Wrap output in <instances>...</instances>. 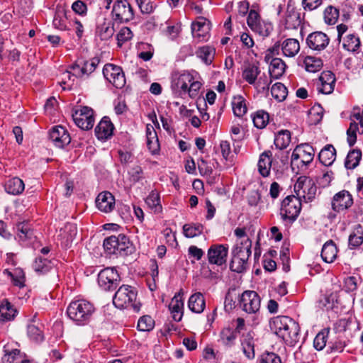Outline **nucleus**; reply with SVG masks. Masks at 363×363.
<instances>
[{"label":"nucleus","mask_w":363,"mask_h":363,"mask_svg":"<svg viewBox=\"0 0 363 363\" xmlns=\"http://www.w3.org/2000/svg\"><path fill=\"white\" fill-rule=\"evenodd\" d=\"M257 166L258 171L262 177H266L269 175L270 169H273L274 166L272 154L270 150L264 151L260 155Z\"/></svg>","instance_id":"23"},{"label":"nucleus","mask_w":363,"mask_h":363,"mask_svg":"<svg viewBox=\"0 0 363 363\" xmlns=\"http://www.w3.org/2000/svg\"><path fill=\"white\" fill-rule=\"evenodd\" d=\"M49 137L53 144L60 148L67 145L71 141L69 133L62 125L54 126L49 133Z\"/></svg>","instance_id":"14"},{"label":"nucleus","mask_w":363,"mask_h":363,"mask_svg":"<svg viewBox=\"0 0 363 363\" xmlns=\"http://www.w3.org/2000/svg\"><path fill=\"white\" fill-rule=\"evenodd\" d=\"M339 17V10L332 6H328L324 11V19L326 23L333 25Z\"/></svg>","instance_id":"57"},{"label":"nucleus","mask_w":363,"mask_h":363,"mask_svg":"<svg viewBox=\"0 0 363 363\" xmlns=\"http://www.w3.org/2000/svg\"><path fill=\"white\" fill-rule=\"evenodd\" d=\"M121 281L117 270L107 267L102 269L98 274V284L104 291H113L116 289Z\"/></svg>","instance_id":"7"},{"label":"nucleus","mask_w":363,"mask_h":363,"mask_svg":"<svg viewBox=\"0 0 363 363\" xmlns=\"http://www.w3.org/2000/svg\"><path fill=\"white\" fill-rule=\"evenodd\" d=\"M94 311V305L83 299L72 301L67 308L68 317L79 325L87 324Z\"/></svg>","instance_id":"2"},{"label":"nucleus","mask_w":363,"mask_h":363,"mask_svg":"<svg viewBox=\"0 0 363 363\" xmlns=\"http://www.w3.org/2000/svg\"><path fill=\"white\" fill-rule=\"evenodd\" d=\"M260 72L258 62H248L245 64L242 67V77L245 82L252 85V84H255V81L259 75Z\"/></svg>","instance_id":"22"},{"label":"nucleus","mask_w":363,"mask_h":363,"mask_svg":"<svg viewBox=\"0 0 363 363\" xmlns=\"http://www.w3.org/2000/svg\"><path fill=\"white\" fill-rule=\"evenodd\" d=\"M208 31L209 26L205 18L200 17L191 24L192 35L194 38H197L199 40H206L208 38Z\"/></svg>","instance_id":"21"},{"label":"nucleus","mask_w":363,"mask_h":363,"mask_svg":"<svg viewBox=\"0 0 363 363\" xmlns=\"http://www.w3.org/2000/svg\"><path fill=\"white\" fill-rule=\"evenodd\" d=\"M300 50V44L295 38H286L281 43V51L284 56L293 57Z\"/></svg>","instance_id":"28"},{"label":"nucleus","mask_w":363,"mask_h":363,"mask_svg":"<svg viewBox=\"0 0 363 363\" xmlns=\"http://www.w3.org/2000/svg\"><path fill=\"white\" fill-rule=\"evenodd\" d=\"M77 234V225L74 223H67L60 230L59 236L65 246H68L72 242Z\"/></svg>","instance_id":"32"},{"label":"nucleus","mask_w":363,"mask_h":363,"mask_svg":"<svg viewBox=\"0 0 363 363\" xmlns=\"http://www.w3.org/2000/svg\"><path fill=\"white\" fill-rule=\"evenodd\" d=\"M300 13L294 8L288 7L284 19L286 29H296L301 25Z\"/></svg>","instance_id":"31"},{"label":"nucleus","mask_w":363,"mask_h":363,"mask_svg":"<svg viewBox=\"0 0 363 363\" xmlns=\"http://www.w3.org/2000/svg\"><path fill=\"white\" fill-rule=\"evenodd\" d=\"M196 55L205 64L211 65L214 59L215 49L208 45L200 47L196 50Z\"/></svg>","instance_id":"43"},{"label":"nucleus","mask_w":363,"mask_h":363,"mask_svg":"<svg viewBox=\"0 0 363 363\" xmlns=\"http://www.w3.org/2000/svg\"><path fill=\"white\" fill-rule=\"evenodd\" d=\"M33 267L36 272L43 274L49 272L51 266L48 260L40 257L35 259Z\"/></svg>","instance_id":"58"},{"label":"nucleus","mask_w":363,"mask_h":363,"mask_svg":"<svg viewBox=\"0 0 363 363\" xmlns=\"http://www.w3.org/2000/svg\"><path fill=\"white\" fill-rule=\"evenodd\" d=\"M304 65L306 71L309 72H316L322 68L323 61L320 58L307 56L304 60Z\"/></svg>","instance_id":"51"},{"label":"nucleus","mask_w":363,"mask_h":363,"mask_svg":"<svg viewBox=\"0 0 363 363\" xmlns=\"http://www.w3.org/2000/svg\"><path fill=\"white\" fill-rule=\"evenodd\" d=\"M133 36V34L129 28H122L116 36L118 47H121L125 43L131 40Z\"/></svg>","instance_id":"62"},{"label":"nucleus","mask_w":363,"mask_h":363,"mask_svg":"<svg viewBox=\"0 0 363 363\" xmlns=\"http://www.w3.org/2000/svg\"><path fill=\"white\" fill-rule=\"evenodd\" d=\"M272 82L271 79H269L266 74H262L257 79L255 84H252L255 88L259 92H264L269 89V86Z\"/></svg>","instance_id":"61"},{"label":"nucleus","mask_w":363,"mask_h":363,"mask_svg":"<svg viewBox=\"0 0 363 363\" xmlns=\"http://www.w3.org/2000/svg\"><path fill=\"white\" fill-rule=\"evenodd\" d=\"M137 298V291L129 285H122L116 292L113 303L118 308H132L135 311H138V308L135 304Z\"/></svg>","instance_id":"4"},{"label":"nucleus","mask_w":363,"mask_h":363,"mask_svg":"<svg viewBox=\"0 0 363 363\" xmlns=\"http://www.w3.org/2000/svg\"><path fill=\"white\" fill-rule=\"evenodd\" d=\"M3 273L11 279L13 286H18L20 289L23 288V269L21 268L6 269Z\"/></svg>","instance_id":"42"},{"label":"nucleus","mask_w":363,"mask_h":363,"mask_svg":"<svg viewBox=\"0 0 363 363\" xmlns=\"http://www.w3.org/2000/svg\"><path fill=\"white\" fill-rule=\"evenodd\" d=\"M103 74L106 79L116 88H123L126 82L124 72L119 66L113 64H106L103 68Z\"/></svg>","instance_id":"9"},{"label":"nucleus","mask_w":363,"mask_h":363,"mask_svg":"<svg viewBox=\"0 0 363 363\" xmlns=\"http://www.w3.org/2000/svg\"><path fill=\"white\" fill-rule=\"evenodd\" d=\"M105 251L110 255L127 256L134 252V247L124 234L111 235L104 241Z\"/></svg>","instance_id":"3"},{"label":"nucleus","mask_w":363,"mask_h":363,"mask_svg":"<svg viewBox=\"0 0 363 363\" xmlns=\"http://www.w3.org/2000/svg\"><path fill=\"white\" fill-rule=\"evenodd\" d=\"M240 305L246 313H256L261 306L260 296L255 291H245L240 296Z\"/></svg>","instance_id":"11"},{"label":"nucleus","mask_w":363,"mask_h":363,"mask_svg":"<svg viewBox=\"0 0 363 363\" xmlns=\"http://www.w3.org/2000/svg\"><path fill=\"white\" fill-rule=\"evenodd\" d=\"M96 204L99 211L109 213L115 207V198L109 191H103L97 196Z\"/></svg>","instance_id":"18"},{"label":"nucleus","mask_w":363,"mask_h":363,"mask_svg":"<svg viewBox=\"0 0 363 363\" xmlns=\"http://www.w3.org/2000/svg\"><path fill=\"white\" fill-rule=\"evenodd\" d=\"M146 138H147V145L152 155L158 153L160 150V144L157 133L150 124L146 126Z\"/></svg>","instance_id":"30"},{"label":"nucleus","mask_w":363,"mask_h":363,"mask_svg":"<svg viewBox=\"0 0 363 363\" xmlns=\"http://www.w3.org/2000/svg\"><path fill=\"white\" fill-rule=\"evenodd\" d=\"M25 243L27 246H30L34 250H36L41 246L38 235L34 233L33 230L30 229H24V244Z\"/></svg>","instance_id":"54"},{"label":"nucleus","mask_w":363,"mask_h":363,"mask_svg":"<svg viewBox=\"0 0 363 363\" xmlns=\"http://www.w3.org/2000/svg\"><path fill=\"white\" fill-rule=\"evenodd\" d=\"M315 150L313 147L308 144H301L296 146L291 155V165L296 162L300 160V162L306 166L309 164L314 158Z\"/></svg>","instance_id":"13"},{"label":"nucleus","mask_w":363,"mask_h":363,"mask_svg":"<svg viewBox=\"0 0 363 363\" xmlns=\"http://www.w3.org/2000/svg\"><path fill=\"white\" fill-rule=\"evenodd\" d=\"M97 33L102 40L111 38L114 34L113 23L111 21L104 22L97 27Z\"/></svg>","instance_id":"46"},{"label":"nucleus","mask_w":363,"mask_h":363,"mask_svg":"<svg viewBox=\"0 0 363 363\" xmlns=\"http://www.w3.org/2000/svg\"><path fill=\"white\" fill-rule=\"evenodd\" d=\"M296 196L305 203L312 202L316 195L317 187L314 182L306 178L299 177L294 184Z\"/></svg>","instance_id":"6"},{"label":"nucleus","mask_w":363,"mask_h":363,"mask_svg":"<svg viewBox=\"0 0 363 363\" xmlns=\"http://www.w3.org/2000/svg\"><path fill=\"white\" fill-rule=\"evenodd\" d=\"M17 313V310L8 300H3L0 303V322L13 320Z\"/></svg>","instance_id":"33"},{"label":"nucleus","mask_w":363,"mask_h":363,"mask_svg":"<svg viewBox=\"0 0 363 363\" xmlns=\"http://www.w3.org/2000/svg\"><path fill=\"white\" fill-rule=\"evenodd\" d=\"M273 169L274 171H283L289 164V152L279 151L273 157Z\"/></svg>","instance_id":"37"},{"label":"nucleus","mask_w":363,"mask_h":363,"mask_svg":"<svg viewBox=\"0 0 363 363\" xmlns=\"http://www.w3.org/2000/svg\"><path fill=\"white\" fill-rule=\"evenodd\" d=\"M75 124L82 130H87L94 126V114L92 108L82 106L72 114Z\"/></svg>","instance_id":"10"},{"label":"nucleus","mask_w":363,"mask_h":363,"mask_svg":"<svg viewBox=\"0 0 363 363\" xmlns=\"http://www.w3.org/2000/svg\"><path fill=\"white\" fill-rule=\"evenodd\" d=\"M301 200L295 195L287 196L281 202L280 216L281 219L292 223L298 218L301 210Z\"/></svg>","instance_id":"5"},{"label":"nucleus","mask_w":363,"mask_h":363,"mask_svg":"<svg viewBox=\"0 0 363 363\" xmlns=\"http://www.w3.org/2000/svg\"><path fill=\"white\" fill-rule=\"evenodd\" d=\"M362 158V152L359 149H353L350 150L345 159V167L347 169H353L356 168Z\"/></svg>","instance_id":"41"},{"label":"nucleus","mask_w":363,"mask_h":363,"mask_svg":"<svg viewBox=\"0 0 363 363\" xmlns=\"http://www.w3.org/2000/svg\"><path fill=\"white\" fill-rule=\"evenodd\" d=\"M271 94L277 101H283L287 96L288 90L282 83L277 82L272 86Z\"/></svg>","instance_id":"48"},{"label":"nucleus","mask_w":363,"mask_h":363,"mask_svg":"<svg viewBox=\"0 0 363 363\" xmlns=\"http://www.w3.org/2000/svg\"><path fill=\"white\" fill-rule=\"evenodd\" d=\"M328 36L320 31L313 32L309 34L306 38V44L311 50L321 51L329 44Z\"/></svg>","instance_id":"15"},{"label":"nucleus","mask_w":363,"mask_h":363,"mask_svg":"<svg viewBox=\"0 0 363 363\" xmlns=\"http://www.w3.org/2000/svg\"><path fill=\"white\" fill-rule=\"evenodd\" d=\"M342 46L347 51L355 52L360 47L359 38L354 34H347L343 38Z\"/></svg>","instance_id":"47"},{"label":"nucleus","mask_w":363,"mask_h":363,"mask_svg":"<svg viewBox=\"0 0 363 363\" xmlns=\"http://www.w3.org/2000/svg\"><path fill=\"white\" fill-rule=\"evenodd\" d=\"M113 124L108 117H104L95 128V134L99 140H103L109 138L113 135Z\"/></svg>","instance_id":"20"},{"label":"nucleus","mask_w":363,"mask_h":363,"mask_svg":"<svg viewBox=\"0 0 363 363\" xmlns=\"http://www.w3.org/2000/svg\"><path fill=\"white\" fill-rule=\"evenodd\" d=\"M269 114L268 113L260 110L257 111L252 116V121L254 125L259 128L262 129L266 127L269 123Z\"/></svg>","instance_id":"52"},{"label":"nucleus","mask_w":363,"mask_h":363,"mask_svg":"<svg viewBox=\"0 0 363 363\" xmlns=\"http://www.w3.org/2000/svg\"><path fill=\"white\" fill-rule=\"evenodd\" d=\"M249 267L248 261L243 259L242 257H234L232 255L230 268L232 271L237 273H242Z\"/></svg>","instance_id":"49"},{"label":"nucleus","mask_w":363,"mask_h":363,"mask_svg":"<svg viewBox=\"0 0 363 363\" xmlns=\"http://www.w3.org/2000/svg\"><path fill=\"white\" fill-rule=\"evenodd\" d=\"M114 21L119 23H127L134 17L133 10L127 0H117L112 9Z\"/></svg>","instance_id":"8"},{"label":"nucleus","mask_w":363,"mask_h":363,"mask_svg":"<svg viewBox=\"0 0 363 363\" xmlns=\"http://www.w3.org/2000/svg\"><path fill=\"white\" fill-rule=\"evenodd\" d=\"M203 226L200 223H189L183 226L184 234L186 238L199 236L203 233Z\"/></svg>","instance_id":"50"},{"label":"nucleus","mask_w":363,"mask_h":363,"mask_svg":"<svg viewBox=\"0 0 363 363\" xmlns=\"http://www.w3.org/2000/svg\"><path fill=\"white\" fill-rule=\"evenodd\" d=\"M5 190L7 193L18 195L23 192V180L18 177L9 179L5 184Z\"/></svg>","instance_id":"45"},{"label":"nucleus","mask_w":363,"mask_h":363,"mask_svg":"<svg viewBox=\"0 0 363 363\" xmlns=\"http://www.w3.org/2000/svg\"><path fill=\"white\" fill-rule=\"evenodd\" d=\"M337 249L333 240L327 241L323 246L321 251V257L324 262L332 263L336 259Z\"/></svg>","instance_id":"35"},{"label":"nucleus","mask_w":363,"mask_h":363,"mask_svg":"<svg viewBox=\"0 0 363 363\" xmlns=\"http://www.w3.org/2000/svg\"><path fill=\"white\" fill-rule=\"evenodd\" d=\"M252 242L250 238H246L245 240L238 242L232 250V255L238 257H242L243 259L248 261L251 255Z\"/></svg>","instance_id":"25"},{"label":"nucleus","mask_w":363,"mask_h":363,"mask_svg":"<svg viewBox=\"0 0 363 363\" xmlns=\"http://www.w3.org/2000/svg\"><path fill=\"white\" fill-rule=\"evenodd\" d=\"M130 182L137 183L144 178L143 169L139 165L133 166L128 171Z\"/></svg>","instance_id":"64"},{"label":"nucleus","mask_w":363,"mask_h":363,"mask_svg":"<svg viewBox=\"0 0 363 363\" xmlns=\"http://www.w3.org/2000/svg\"><path fill=\"white\" fill-rule=\"evenodd\" d=\"M188 307L194 313H202L206 307V301L203 295L201 292L192 294L189 298Z\"/></svg>","instance_id":"29"},{"label":"nucleus","mask_w":363,"mask_h":363,"mask_svg":"<svg viewBox=\"0 0 363 363\" xmlns=\"http://www.w3.org/2000/svg\"><path fill=\"white\" fill-rule=\"evenodd\" d=\"M271 330L281 338L286 344L293 346L299 338V325L289 316L279 315L271 319Z\"/></svg>","instance_id":"1"},{"label":"nucleus","mask_w":363,"mask_h":363,"mask_svg":"<svg viewBox=\"0 0 363 363\" xmlns=\"http://www.w3.org/2000/svg\"><path fill=\"white\" fill-rule=\"evenodd\" d=\"M336 159V150L333 145H326L319 152L318 160L325 166L333 164Z\"/></svg>","instance_id":"27"},{"label":"nucleus","mask_w":363,"mask_h":363,"mask_svg":"<svg viewBox=\"0 0 363 363\" xmlns=\"http://www.w3.org/2000/svg\"><path fill=\"white\" fill-rule=\"evenodd\" d=\"M70 13L71 12L65 7L57 6L52 21L54 28L60 30H67L68 29L67 21Z\"/></svg>","instance_id":"19"},{"label":"nucleus","mask_w":363,"mask_h":363,"mask_svg":"<svg viewBox=\"0 0 363 363\" xmlns=\"http://www.w3.org/2000/svg\"><path fill=\"white\" fill-rule=\"evenodd\" d=\"M233 111L235 116H243L247 110L246 101L241 95L235 96L232 100Z\"/></svg>","instance_id":"40"},{"label":"nucleus","mask_w":363,"mask_h":363,"mask_svg":"<svg viewBox=\"0 0 363 363\" xmlns=\"http://www.w3.org/2000/svg\"><path fill=\"white\" fill-rule=\"evenodd\" d=\"M27 335L31 341L36 343H40L44 340L43 332L38 327L35 325H28Z\"/></svg>","instance_id":"56"},{"label":"nucleus","mask_w":363,"mask_h":363,"mask_svg":"<svg viewBox=\"0 0 363 363\" xmlns=\"http://www.w3.org/2000/svg\"><path fill=\"white\" fill-rule=\"evenodd\" d=\"M241 345L242 352L248 359L255 357L254 338L251 333L243 334L241 337Z\"/></svg>","instance_id":"36"},{"label":"nucleus","mask_w":363,"mask_h":363,"mask_svg":"<svg viewBox=\"0 0 363 363\" xmlns=\"http://www.w3.org/2000/svg\"><path fill=\"white\" fill-rule=\"evenodd\" d=\"M145 203L155 213L162 211L160 197L157 192L152 191L145 199Z\"/></svg>","instance_id":"53"},{"label":"nucleus","mask_w":363,"mask_h":363,"mask_svg":"<svg viewBox=\"0 0 363 363\" xmlns=\"http://www.w3.org/2000/svg\"><path fill=\"white\" fill-rule=\"evenodd\" d=\"M169 309L175 321H180L183 316L184 301L181 292L174 295L169 305Z\"/></svg>","instance_id":"24"},{"label":"nucleus","mask_w":363,"mask_h":363,"mask_svg":"<svg viewBox=\"0 0 363 363\" xmlns=\"http://www.w3.org/2000/svg\"><path fill=\"white\" fill-rule=\"evenodd\" d=\"M291 142V133L287 130L279 131L274 138V145L280 150L286 148Z\"/></svg>","instance_id":"39"},{"label":"nucleus","mask_w":363,"mask_h":363,"mask_svg":"<svg viewBox=\"0 0 363 363\" xmlns=\"http://www.w3.org/2000/svg\"><path fill=\"white\" fill-rule=\"evenodd\" d=\"M155 325V321L150 315H143L138 322V328L140 331H150Z\"/></svg>","instance_id":"60"},{"label":"nucleus","mask_w":363,"mask_h":363,"mask_svg":"<svg viewBox=\"0 0 363 363\" xmlns=\"http://www.w3.org/2000/svg\"><path fill=\"white\" fill-rule=\"evenodd\" d=\"M253 31L257 33L259 35L263 37L269 36L273 30V26L270 23L265 21H260L253 28Z\"/></svg>","instance_id":"59"},{"label":"nucleus","mask_w":363,"mask_h":363,"mask_svg":"<svg viewBox=\"0 0 363 363\" xmlns=\"http://www.w3.org/2000/svg\"><path fill=\"white\" fill-rule=\"evenodd\" d=\"M363 243V228L360 225H356L349 236V246L354 248Z\"/></svg>","instance_id":"44"},{"label":"nucleus","mask_w":363,"mask_h":363,"mask_svg":"<svg viewBox=\"0 0 363 363\" xmlns=\"http://www.w3.org/2000/svg\"><path fill=\"white\" fill-rule=\"evenodd\" d=\"M353 203L352 195L349 191L342 190L337 193L332 201V208L337 212L350 208Z\"/></svg>","instance_id":"16"},{"label":"nucleus","mask_w":363,"mask_h":363,"mask_svg":"<svg viewBox=\"0 0 363 363\" xmlns=\"http://www.w3.org/2000/svg\"><path fill=\"white\" fill-rule=\"evenodd\" d=\"M269 72L273 79L280 78L285 72L286 64L281 58H272L269 60Z\"/></svg>","instance_id":"34"},{"label":"nucleus","mask_w":363,"mask_h":363,"mask_svg":"<svg viewBox=\"0 0 363 363\" xmlns=\"http://www.w3.org/2000/svg\"><path fill=\"white\" fill-rule=\"evenodd\" d=\"M228 254V247L225 245H212L208 250L207 258L209 264L222 266L225 264Z\"/></svg>","instance_id":"12"},{"label":"nucleus","mask_w":363,"mask_h":363,"mask_svg":"<svg viewBox=\"0 0 363 363\" xmlns=\"http://www.w3.org/2000/svg\"><path fill=\"white\" fill-rule=\"evenodd\" d=\"M238 332L230 328H224L220 333L219 341L225 346H233L237 338Z\"/></svg>","instance_id":"38"},{"label":"nucleus","mask_w":363,"mask_h":363,"mask_svg":"<svg viewBox=\"0 0 363 363\" xmlns=\"http://www.w3.org/2000/svg\"><path fill=\"white\" fill-rule=\"evenodd\" d=\"M350 120L352 122L359 123L363 130V105L362 106H355L353 107L350 114Z\"/></svg>","instance_id":"63"},{"label":"nucleus","mask_w":363,"mask_h":363,"mask_svg":"<svg viewBox=\"0 0 363 363\" xmlns=\"http://www.w3.org/2000/svg\"><path fill=\"white\" fill-rule=\"evenodd\" d=\"M319 80L321 82V87L319 89L320 92L324 94H329L333 91L335 77L332 72L326 71L322 72Z\"/></svg>","instance_id":"26"},{"label":"nucleus","mask_w":363,"mask_h":363,"mask_svg":"<svg viewBox=\"0 0 363 363\" xmlns=\"http://www.w3.org/2000/svg\"><path fill=\"white\" fill-rule=\"evenodd\" d=\"M329 333L330 329L324 328L316 335L313 345L317 350H322L325 347Z\"/></svg>","instance_id":"55"},{"label":"nucleus","mask_w":363,"mask_h":363,"mask_svg":"<svg viewBox=\"0 0 363 363\" xmlns=\"http://www.w3.org/2000/svg\"><path fill=\"white\" fill-rule=\"evenodd\" d=\"M193 79V75L187 72H176L172 75V86L180 94H186L189 83Z\"/></svg>","instance_id":"17"}]
</instances>
